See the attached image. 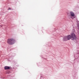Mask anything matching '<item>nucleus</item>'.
<instances>
[{
    "mask_svg": "<svg viewBox=\"0 0 79 79\" xmlns=\"http://www.w3.org/2000/svg\"><path fill=\"white\" fill-rule=\"evenodd\" d=\"M13 56H11V57H13Z\"/></svg>",
    "mask_w": 79,
    "mask_h": 79,
    "instance_id": "1a4fd4ad",
    "label": "nucleus"
},
{
    "mask_svg": "<svg viewBox=\"0 0 79 79\" xmlns=\"http://www.w3.org/2000/svg\"><path fill=\"white\" fill-rule=\"evenodd\" d=\"M63 40L64 42L67 41V40H70V38L69 37V36L68 35L67 36V37L65 36L63 38Z\"/></svg>",
    "mask_w": 79,
    "mask_h": 79,
    "instance_id": "7ed1b4c3",
    "label": "nucleus"
},
{
    "mask_svg": "<svg viewBox=\"0 0 79 79\" xmlns=\"http://www.w3.org/2000/svg\"><path fill=\"white\" fill-rule=\"evenodd\" d=\"M77 53H76V54L75 55H74V56H79V50H77Z\"/></svg>",
    "mask_w": 79,
    "mask_h": 79,
    "instance_id": "423d86ee",
    "label": "nucleus"
},
{
    "mask_svg": "<svg viewBox=\"0 0 79 79\" xmlns=\"http://www.w3.org/2000/svg\"><path fill=\"white\" fill-rule=\"evenodd\" d=\"M8 10H11V8L10 7L8 9Z\"/></svg>",
    "mask_w": 79,
    "mask_h": 79,
    "instance_id": "6e6552de",
    "label": "nucleus"
},
{
    "mask_svg": "<svg viewBox=\"0 0 79 79\" xmlns=\"http://www.w3.org/2000/svg\"><path fill=\"white\" fill-rule=\"evenodd\" d=\"M10 68H11V67L8 66H5L4 67V68L5 70H7L10 69Z\"/></svg>",
    "mask_w": 79,
    "mask_h": 79,
    "instance_id": "39448f33",
    "label": "nucleus"
},
{
    "mask_svg": "<svg viewBox=\"0 0 79 79\" xmlns=\"http://www.w3.org/2000/svg\"><path fill=\"white\" fill-rule=\"evenodd\" d=\"M44 79V78L42 77V76H41L40 77V79Z\"/></svg>",
    "mask_w": 79,
    "mask_h": 79,
    "instance_id": "0eeeda50",
    "label": "nucleus"
},
{
    "mask_svg": "<svg viewBox=\"0 0 79 79\" xmlns=\"http://www.w3.org/2000/svg\"><path fill=\"white\" fill-rule=\"evenodd\" d=\"M70 40L71 39L72 40H73L76 39V36L74 33H72L70 35H68Z\"/></svg>",
    "mask_w": 79,
    "mask_h": 79,
    "instance_id": "f03ea898",
    "label": "nucleus"
},
{
    "mask_svg": "<svg viewBox=\"0 0 79 79\" xmlns=\"http://www.w3.org/2000/svg\"><path fill=\"white\" fill-rule=\"evenodd\" d=\"M75 60H76V59H75Z\"/></svg>",
    "mask_w": 79,
    "mask_h": 79,
    "instance_id": "9d476101",
    "label": "nucleus"
},
{
    "mask_svg": "<svg viewBox=\"0 0 79 79\" xmlns=\"http://www.w3.org/2000/svg\"><path fill=\"white\" fill-rule=\"evenodd\" d=\"M16 42L15 40L13 38H10L7 40V44L9 45H13Z\"/></svg>",
    "mask_w": 79,
    "mask_h": 79,
    "instance_id": "f257e3e1",
    "label": "nucleus"
},
{
    "mask_svg": "<svg viewBox=\"0 0 79 79\" xmlns=\"http://www.w3.org/2000/svg\"><path fill=\"white\" fill-rule=\"evenodd\" d=\"M70 14L71 16H72V17H71L72 19H74V18H75V17H74V16H75V15H74V12H72V11L70 12Z\"/></svg>",
    "mask_w": 79,
    "mask_h": 79,
    "instance_id": "20e7f679",
    "label": "nucleus"
}]
</instances>
